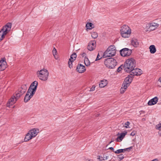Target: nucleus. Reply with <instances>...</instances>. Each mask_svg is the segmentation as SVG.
<instances>
[{
  "label": "nucleus",
  "instance_id": "nucleus-20",
  "mask_svg": "<svg viewBox=\"0 0 161 161\" xmlns=\"http://www.w3.org/2000/svg\"><path fill=\"white\" fill-rule=\"evenodd\" d=\"M133 79V76H128L125 78L124 82L125 83H127V84H129V85H130V84L132 81Z\"/></svg>",
  "mask_w": 161,
  "mask_h": 161
},
{
  "label": "nucleus",
  "instance_id": "nucleus-27",
  "mask_svg": "<svg viewBox=\"0 0 161 161\" xmlns=\"http://www.w3.org/2000/svg\"><path fill=\"white\" fill-rule=\"evenodd\" d=\"M77 55L75 53H73L70 56V58L69 59L74 61Z\"/></svg>",
  "mask_w": 161,
  "mask_h": 161
},
{
  "label": "nucleus",
  "instance_id": "nucleus-43",
  "mask_svg": "<svg viewBox=\"0 0 161 161\" xmlns=\"http://www.w3.org/2000/svg\"><path fill=\"white\" fill-rule=\"evenodd\" d=\"M54 58H55L56 59H58V56L57 55V54H56V55H55V56H54Z\"/></svg>",
  "mask_w": 161,
  "mask_h": 161
},
{
  "label": "nucleus",
  "instance_id": "nucleus-12",
  "mask_svg": "<svg viewBox=\"0 0 161 161\" xmlns=\"http://www.w3.org/2000/svg\"><path fill=\"white\" fill-rule=\"evenodd\" d=\"M96 46V44L95 41H91L88 43L87 49L89 51H92L95 48Z\"/></svg>",
  "mask_w": 161,
  "mask_h": 161
},
{
  "label": "nucleus",
  "instance_id": "nucleus-8",
  "mask_svg": "<svg viewBox=\"0 0 161 161\" xmlns=\"http://www.w3.org/2000/svg\"><path fill=\"white\" fill-rule=\"evenodd\" d=\"M104 64L106 66L110 69H113L116 65L117 62L113 58H109L105 60Z\"/></svg>",
  "mask_w": 161,
  "mask_h": 161
},
{
  "label": "nucleus",
  "instance_id": "nucleus-45",
  "mask_svg": "<svg viewBox=\"0 0 161 161\" xmlns=\"http://www.w3.org/2000/svg\"><path fill=\"white\" fill-rule=\"evenodd\" d=\"M158 134L160 136H161V130L158 132Z\"/></svg>",
  "mask_w": 161,
  "mask_h": 161
},
{
  "label": "nucleus",
  "instance_id": "nucleus-29",
  "mask_svg": "<svg viewBox=\"0 0 161 161\" xmlns=\"http://www.w3.org/2000/svg\"><path fill=\"white\" fill-rule=\"evenodd\" d=\"M129 84H127V83H125L124 82H123L122 87H123V88H125L126 89H127L128 87L129 86Z\"/></svg>",
  "mask_w": 161,
  "mask_h": 161
},
{
  "label": "nucleus",
  "instance_id": "nucleus-14",
  "mask_svg": "<svg viewBox=\"0 0 161 161\" xmlns=\"http://www.w3.org/2000/svg\"><path fill=\"white\" fill-rule=\"evenodd\" d=\"M127 134V132L126 131H125L124 132H122L120 133H118L117 134V136H118V137L116 139L115 141L116 142H121Z\"/></svg>",
  "mask_w": 161,
  "mask_h": 161
},
{
  "label": "nucleus",
  "instance_id": "nucleus-47",
  "mask_svg": "<svg viewBox=\"0 0 161 161\" xmlns=\"http://www.w3.org/2000/svg\"><path fill=\"white\" fill-rule=\"evenodd\" d=\"M113 142V141H111L110 142H109V144H110L111 143H112V142Z\"/></svg>",
  "mask_w": 161,
  "mask_h": 161
},
{
  "label": "nucleus",
  "instance_id": "nucleus-1",
  "mask_svg": "<svg viewBox=\"0 0 161 161\" xmlns=\"http://www.w3.org/2000/svg\"><path fill=\"white\" fill-rule=\"evenodd\" d=\"M38 84V82L36 81H34L31 84L25 97L24 100L25 102H27L35 94Z\"/></svg>",
  "mask_w": 161,
  "mask_h": 161
},
{
  "label": "nucleus",
  "instance_id": "nucleus-49",
  "mask_svg": "<svg viewBox=\"0 0 161 161\" xmlns=\"http://www.w3.org/2000/svg\"><path fill=\"white\" fill-rule=\"evenodd\" d=\"M89 161H90V160H89Z\"/></svg>",
  "mask_w": 161,
  "mask_h": 161
},
{
  "label": "nucleus",
  "instance_id": "nucleus-34",
  "mask_svg": "<svg viewBox=\"0 0 161 161\" xmlns=\"http://www.w3.org/2000/svg\"><path fill=\"white\" fill-rule=\"evenodd\" d=\"M102 57H101L99 55V53H98L97 54V56L95 59V61H97V60H98L100 59H101L102 58Z\"/></svg>",
  "mask_w": 161,
  "mask_h": 161
},
{
  "label": "nucleus",
  "instance_id": "nucleus-25",
  "mask_svg": "<svg viewBox=\"0 0 161 161\" xmlns=\"http://www.w3.org/2000/svg\"><path fill=\"white\" fill-rule=\"evenodd\" d=\"M84 62L85 65L86 66H89L91 64L88 58L86 57L84 58Z\"/></svg>",
  "mask_w": 161,
  "mask_h": 161
},
{
  "label": "nucleus",
  "instance_id": "nucleus-11",
  "mask_svg": "<svg viewBox=\"0 0 161 161\" xmlns=\"http://www.w3.org/2000/svg\"><path fill=\"white\" fill-rule=\"evenodd\" d=\"M120 54L123 57L130 56L132 50L128 48H124L120 51Z\"/></svg>",
  "mask_w": 161,
  "mask_h": 161
},
{
  "label": "nucleus",
  "instance_id": "nucleus-17",
  "mask_svg": "<svg viewBox=\"0 0 161 161\" xmlns=\"http://www.w3.org/2000/svg\"><path fill=\"white\" fill-rule=\"evenodd\" d=\"M158 98L157 97H155L152 98L148 102L147 104L148 105L152 106L156 104L158 102Z\"/></svg>",
  "mask_w": 161,
  "mask_h": 161
},
{
  "label": "nucleus",
  "instance_id": "nucleus-22",
  "mask_svg": "<svg viewBox=\"0 0 161 161\" xmlns=\"http://www.w3.org/2000/svg\"><path fill=\"white\" fill-rule=\"evenodd\" d=\"M18 99H19V98L16 97V96L14 95V94H13L12 96L11 97V104H14Z\"/></svg>",
  "mask_w": 161,
  "mask_h": 161
},
{
  "label": "nucleus",
  "instance_id": "nucleus-36",
  "mask_svg": "<svg viewBox=\"0 0 161 161\" xmlns=\"http://www.w3.org/2000/svg\"><path fill=\"white\" fill-rule=\"evenodd\" d=\"M52 52L53 56H55V55L57 54V50L55 48H53Z\"/></svg>",
  "mask_w": 161,
  "mask_h": 161
},
{
  "label": "nucleus",
  "instance_id": "nucleus-16",
  "mask_svg": "<svg viewBox=\"0 0 161 161\" xmlns=\"http://www.w3.org/2000/svg\"><path fill=\"white\" fill-rule=\"evenodd\" d=\"M76 69L77 71L80 73H84L86 70L85 66L81 64L78 65Z\"/></svg>",
  "mask_w": 161,
  "mask_h": 161
},
{
  "label": "nucleus",
  "instance_id": "nucleus-19",
  "mask_svg": "<svg viewBox=\"0 0 161 161\" xmlns=\"http://www.w3.org/2000/svg\"><path fill=\"white\" fill-rule=\"evenodd\" d=\"M108 84V81L106 80H103L100 81L99 84L100 88H103L106 86Z\"/></svg>",
  "mask_w": 161,
  "mask_h": 161
},
{
  "label": "nucleus",
  "instance_id": "nucleus-18",
  "mask_svg": "<svg viewBox=\"0 0 161 161\" xmlns=\"http://www.w3.org/2000/svg\"><path fill=\"white\" fill-rule=\"evenodd\" d=\"M131 43L134 47H136L139 46V42L138 40L135 38H133L131 40Z\"/></svg>",
  "mask_w": 161,
  "mask_h": 161
},
{
  "label": "nucleus",
  "instance_id": "nucleus-15",
  "mask_svg": "<svg viewBox=\"0 0 161 161\" xmlns=\"http://www.w3.org/2000/svg\"><path fill=\"white\" fill-rule=\"evenodd\" d=\"M7 64L5 59L2 58L0 61V70L1 71L4 70L7 67Z\"/></svg>",
  "mask_w": 161,
  "mask_h": 161
},
{
  "label": "nucleus",
  "instance_id": "nucleus-31",
  "mask_svg": "<svg viewBox=\"0 0 161 161\" xmlns=\"http://www.w3.org/2000/svg\"><path fill=\"white\" fill-rule=\"evenodd\" d=\"M118 158L119 160H121L124 158V155L123 154H120L118 156Z\"/></svg>",
  "mask_w": 161,
  "mask_h": 161
},
{
  "label": "nucleus",
  "instance_id": "nucleus-4",
  "mask_svg": "<svg viewBox=\"0 0 161 161\" xmlns=\"http://www.w3.org/2000/svg\"><path fill=\"white\" fill-rule=\"evenodd\" d=\"M39 132V130L38 128H34L29 130L25 136L24 141L27 142L35 137Z\"/></svg>",
  "mask_w": 161,
  "mask_h": 161
},
{
  "label": "nucleus",
  "instance_id": "nucleus-35",
  "mask_svg": "<svg viewBox=\"0 0 161 161\" xmlns=\"http://www.w3.org/2000/svg\"><path fill=\"white\" fill-rule=\"evenodd\" d=\"M97 159L99 160V161L104 160L103 157L100 156L99 155L97 156Z\"/></svg>",
  "mask_w": 161,
  "mask_h": 161
},
{
  "label": "nucleus",
  "instance_id": "nucleus-40",
  "mask_svg": "<svg viewBox=\"0 0 161 161\" xmlns=\"http://www.w3.org/2000/svg\"><path fill=\"white\" fill-rule=\"evenodd\" d=\"M86 53H83L81 54L82 56V57H85H85H86Z\"/></svg>",
  "mask_w": 161,
  "mask_h": 161
},
{
  "label": "nucleus",
  "instance_id": "nucleus-13",
  "mask_svg": "<svg viewBox=\"0 0 161 161\" xmlns=\"http://www.w3.org/2000/svg\"><path fill=\"white\" fill-rule=\"evenodd\" d=\"M130 73L132 75L139 76L142 74V70L140 69L135 68Z\"/></svg>",
  "mask_w": 161,
  "mask_h": 161
},
{
  "label": "nucleus",
  "instance_id": "nucleus-32",
  "mask_svg": "<svg viewBox=\"0 0 161 161\" xmlns=\"http://www.w3.org/2000/svg\"><path fill=\"white\" fill-rule=\"evenodd\" d=\"M126 89H125V88H123V87H121L120 89V93L121 94H123L126 91Z\"/></svg>",
  "mask_w": 161,
  "mask_h": 161
},
{
  "label": "nucleus",
  "instance_id": "nucleus-6",
  "mask_svg": "<svg viewBox=\"0 0 161 161\" xmlns=\"http://www.w3.org/2000/svg\"><path fill=\"white\" fill-rule=\"evenodd\" d=\"M159 24L154 21L147 23L144 28L146 32H151L156 30L159 27Z\"/></svg>",
  "mask_w": 161,
  "mask_h": 161
},
{
  "label": "nucleus",
  "instance_id": "nucleus-46",
  "mask_svg": "<svg viewBox=\"0 0 161 161\" xmlns=\"http://www.w3.org/2000/svg\"><path fill=\"white\" fill-rule=\"evenodd\" d=\"M158 81L161 83V77L159 78Z\"/></svg>",
  "mask_w": 161,
  "mask_h": 161
},
{
  "label": "nucleus",
  "instance_id": "nucleus-48",
  "mask_svg": "<svg viewBox=\"0 0 161 161\" xmlns=\"http://www.w3.org/2000/svg\"><path fill=\"white\" fill-rule=\"evenodd\" d=\"M12 91H13V92H14V90H12Z\"/></svg>",
  "mask_w": 161,
  "mask_h": 161
},
{
  "label": "nucleus",
  "instance_id": "nucleus-26",
  "mask_svg": "<svg viewBox=\"0 0 161 161\" xmlns=\"http://www.w3.org/2000/svg\"><path fill=\"white\" fill-rule=\"evenodd\" d=\"M91 36L93 39L97 38L98 37V34L97 32L92 31L91 32Z\"/></svg>",
  "mask_w": 161,
  "mask_h": 161
},
{
  "label": "nucleus",
  "instance_id": "nucleus-23",
  "mask_svg": "<svg viewBox=\"0 0 161 161\" xmlns=\"http://www.w3.org/2000/svg\"><path fill=\"white\" fill-rule=\"evenodd\" d=\"M150 52L152 54L154 53L156 51V49L154 45H151L149 47Z\"/></svg>",
  "mask_w": 161,
  "mask_h": 161
},
{
  "label": "nucleus",
  "instance_id": "nucleus-44",
  "mask_svg": "<svg viewBox=\"0 0 161 161\" xmlns=\"http://www.w3.org/2000/svg\"><path fill=\"white\" fill-rule=\"evenodd\" d=\"M10 105V102L8 101L7 104V106L8 107H9Z\"/></svg>",
  "mask_w": 161,
  "mask_h": 161
},
{
  "label": "nucleus",
  "instance_id": "nucleus-42",
  "mask_svg": "<svg viewBox=\"0 0 161 161\" xmlns=\"http://www.w3.org/2000/svg\"><path fill=\"white\" fill-rule=\"evenodd\" d=\"M109 149H110L114 152V149L113 147H110L109 148Z\"/></svg>",
  "mask_w": 161,
  "mask_h": 161
},
{
  "label": "nucleus",
  "instance_id": "nucleus-2",
  "mask_svg": "<svg viewBox=\"0 0 161 161\" xmlns=\"http://www.w3.org/2000/svg\"><path fill=\"white\" fill-rule=\"evenodd\" d=\"M136 65V61L132 58H128L125 61L124 66V70L127 72H130L134 69Z\"/></svg>",
  "mask_w": 161,
  "mask_h": 161
},
{
  "label": "nucleus",
  "instance_id": "nucleus-33",
  "mask_svg": "<svg viewBox=\"0 0 161 161\" xmlns=\"http://www.w3.org/2000/svg\"><path fill=\"white\" fill-rule=\"evenodd\" d=\"M130 124V123L129 121H127L125 123V128H129V125Z\"/></svg>",
  "mask_w": 161,
  "mask_h": 161
},
{
  "label": "nucleus",
  "instance_id": "nucleus-5",
  "mask_svg": "<svg viewBox=\"0 0 161 161\" xmlns=\"http://www.w3.org/2000/svg\"><path fill=\"white\" fill-rule=\"evenodd\" d=\"M120 31L121 36L125 38L129 37L131 33V30L130 27L128 25H125L122 26Z\"/></svg>",
  "mask_w": 161,
  "mask_h": 161
},
{
  "label": "nucleus",
  "instance_id": "nucleus-3",
  "mask_svg": "<svg viewBox=\"0 0 161 161\" xmlns=\"http://www.w3.org/2000/svg\"><path fill=\"white\" fill-rule=\"evenodd\" d=\"M37 77L43 81H47L48 78L49 73L48 70L45 68L38 70L36 72Z\"/></svg>",
  "mask_w": 161,
  "mask_h": 161
},
{
  "label": "nucleus",
  "instance_id": "nucleus-30",
  "mask_svg": "<svg viewBox=\"0 0 161 161\" xmlns=\"http://www.w3.org/2000/svg\"><path fill=\"white\" fill-rule=\"evenodd\" d=\"M155 128L157 130H159V131L161 130V123H159L157 125L155 126Z\"/></svg>",
  "mask_w": 161,
  "mask_h": 161
},
{
  "label": "nucleus",
  "instance_id": "nucleus-38",
  "mask_svg": "<svg viewBox=\"0 0 161 161\" xmlns=\"http://www.w3.org/2000/svg\"><path fill=\"white\" fill-rule=\"evenodd\" d=\"M136 132L135 131H133L130 134V136H133L135 135Z\"/></svg>",
  "mask_w": 161,
  "mask_h": 161
},
{
  "label": "nucleus",
  "instance_id": "nucleus-10",
  "mask_svg": "<svg viewBox=\"0 0 161 161\" xmlns=\"http://www.w3.org/2000/svg\"><path fill=\"white\" fill-rule=\"evenodd\" d=\"M10 30V23H8L0 31V41L5 36Z\"/></svg>",
  "mask_w": 161,
  "mask_h": 161
},
{
  "label": "nucleus",
  "instance_id": "nucleus-41",
  "mask_svg": "<svg viewBox=\"0 0 161 161\" xmlns=\"http://www.w3.org/2000/svg\"><path fill=\"white\" fill-rule=\"evenodd\" d=\"M103 159H104V160H107L108 159V156H104L103 157Z\"/></svg>",
  "mask_w": 161,
  "mask_h": 161
},
{
  "label": "nucleus",
  "instance_id": "nucleus-39",
  "mask_svg": "<svg viewBox=\"0 0 161 161\" xmlns=\"http://www.w3.org/2000/svg\"><path fill=\"white\" fill-rule=\"evenodd\" d=\"M122 69V68H121L120 67H119L117 69V71L118 72H119V71H121Z\"/></svg>",
  "mask_w": 161,
  "mask_h": 161
},
{
  "label": "nucleus",
  "instance_id": "nucleus-37",
  "mask_svg": "<svg viewBox=\"0 0 161 161\" xmlns=\"http://www.w3.org/2000/svg\"><path fill=\"white\" fill-rule=\"evenodd\" d=\"M95 86L94 85L90 89V91H93L95 90Z\"/></svg>",
  "mask_w": 161,
  "mask_h": 161
},
{
  "label": "nucleus",
  "instance_id": "nucleus-9",
  "mask_svg": "<svg viewBox=\"0 0 161 161\" xmlns=\"http://www.w3.org/2000/svg\"><path fill=\"white\" fill-rule=\"evenodd\" d=\"M27 89L26 85H23L19 87L18 90L15 91L14 94L19 98L25 92Z\"/></svg>",
  "mask_w": 161,
  "mask_h": 161
},
{
  "label": "nucleus",
  "instance_id": "nucleus-21",
  "mask_svg": "<svg viewBox=\"0 0 161 161\" xmlns=\"http://www.w3.org/2000/svg\"><path fill=\"white\" fill-rule=\"evenodd\" d=\"M132 148L131 147H130L126 148L123 149H119L117 150L116 151L114 152L116 154H119L120 153H123L127 151L128 149H130Z\"/></svg>",
  "mask_w": 161,
  "mask_h": 161
},
{
  "label": "nucleus",
  "instance_id": "nucleus-28",
  "mask_svg": "<svg viewBox=\"0 0 161 161\" xmlns=\"http://www.w3.org/2000/svg\"><path fill=\"white\" fill-rule=\"evenodd\" d=\"M73 62H74L73 60L69 59L68 62V65L70 69H71L73 67L72 63Z\"/></svg>",
  "mask_w": 161,
  "mask_h": 161
},
{
  "label": "nucleus",
  "instance_id": "nucleus-24",
  "mask_svg": "<svg viewBox=\"0 0 161 161\" xmlns=\"http://www.w3.org/2000/svg\"><path fill=\"white\" fill-rule=\"evenodd\" d=\"M86 26V29L88 30H92L94 27V25L90 22L87 23Z\"/></svg>",
  "mask_w": 161,
  "mask_h": 161
},
{
  "label": "nucleus",
  "instance_id": "nucleus-7",
  "mask_svg": "<svg viewBox=\"0 0 161 161\" xmlns=\"http://www.w3.org/2000/svg\"><path fill=\"white\" fill-rule=\"evenodd\" d=\"M116 50L115 47L113 46H109L104 52L103 57L106 58L114 56L116 54Z\"/></svg>",
  "mask_w": 161,
  "mask_h": 161
}]
</instances>
